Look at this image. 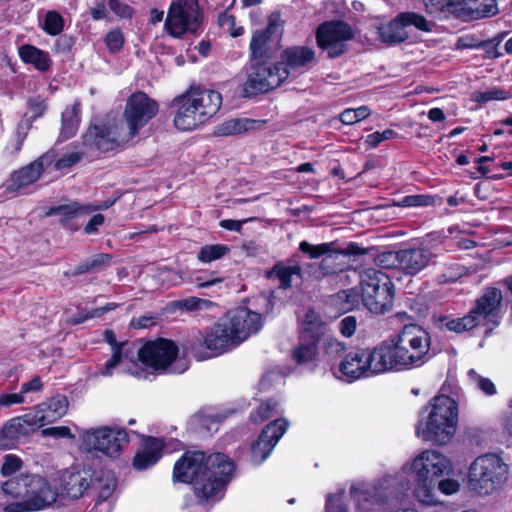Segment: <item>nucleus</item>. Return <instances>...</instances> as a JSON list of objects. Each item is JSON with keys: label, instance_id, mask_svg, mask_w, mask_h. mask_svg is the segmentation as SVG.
<instances>
[{"label": "nucleus", "instance_id": "obj_1", "mask_svg": "<svg viewBox=\"0 0 512 512\" xmlns=\"http://www.w3.org/2000/svg\"><path fill=\"white\" fill-rule=\"evenodd\" d=\"M429 333L416 325L405 326L373 349H359L354 355V379L383 372L423 366L434 356Z\"/></svg>", "mask_w": 512, "mask_h": 512}, {"label": "nucleus", "instance_id": "obj_2", "mask_svg": "<svg viewBox=\"0 0 512 512\" xmlns=\"http://www.w3.org/2000/svg\"><path fill=\"white\" fill-rule=\"evenodd\" d=\"M407 470H414L416 473L415 497L423 504L432 505L437 502V480L449 474L452 467L449 459L444 455L434 450L423 451L413 460L411 466L406 464L400 473L385 476L381 480L379 488L374 487L365 492L354 488V501H357L359 512L374 511L377 506L406 490L409 484V480L405 477Z\"/></svg>", "mask_w": 512, "mask_h": 512}, {"label": "nucleus", "instance_id": "obj_3", "mask_svg": "<svg viewBox=\"0 0 512 512\" xmlns=\"http://www.w3.org/2000/svg\"><path fill=\"white\" fill-rule=\"evenodd\" d=\"M235 464L225 454L188 451L175 463V481L190 483L199 503L218 500L231 480Z\"/></svg>", "mask_w": 512, "mask_h": 512}, {"label": "nucleus", "instance_id": "obj_4", "mask_svg": "<svg viewBox=\"0 0 512 512\" xmlns=\"http://www.w3.org/2000/svg\"><path fill=\"white\" fill-rule=\"evenodd\" d=\"M2 490L19 502L7 505L5 512H34L52 506L58 498V489L40 474L23 473L4 482Z\"/></svg>", "mask_w": 512, "mask_h": 512}, {"label": "nucleus", "instance_id": "obj_5", "mask_svg": "<svg viewBox=\"0 0 512 512\" xmlns=\"http://www.w3.org/2000/svg\"><path fill=\"white\" fill-rule=\"evenodd\" d=\"M458 420V405L447 395L433 397L420 411L416 435L425 441L446 444L451 440Z\"/></svg>", "mask_w": 512, "mask_h": 512}, {"label": "nucleus", "instance_id": "obj_6", "mask_svg": "<svg viewBox=\"0 0 512 512\" xmlns=\"http://www.w3.org/2000/svg\"><path fill=\"white\" fill-rule=\"evenodd\" d=\"M508 465L494 453L478 456L469 466L467 487L469 491L487 496L496 492L508 479Z\"/></svg>", "mask_w": 512, "mask_h": 512}, {"label": "nucleus", "instance_id": "obj_7", "mask_svg": "<svg viewBox=\"0 0 512 512\" xmlns=\"http://www.w3.org/2000/svg\"><path fill=\"white\" fill-rule=\"evenodd\" d=\"M359 296L363 306L373 314H384L392 308L394 285L381 270L367 268L360 272Z\"/></svg>", "mask_w": 512, "mask_h": 512}, {"label": "nucleus", "instance_id": "obj_8", "mask_svg": "<svg viewBox=\"0 0 512 512\" xmlns=\"http://www.w3.org/2000/svg\"><path fill=\"white\" fill-rule=\"evenodd\" d=\"M426 12L436 19L468 21L498 13L495 0H423Z\"/></svg>", "mask_w": 512, "mask_h": 512}, {"label": "nucleus", "instance_id": "obj_9", "mask_svg": "<svg viewBox=\"0 0 512 512\" xmlns=\"http://www.w3.org/2000/svg\"><path fill=\"white\" fill-rule=\"evenodd\" d=\"M82 146L87 152H109L131 140L126 130L116 121L91 123L82 135Z\"/></svg>", "mask_w": 512, "mask_h": 512}, {"label": "nucleus", "instance_id": "obj_10", "mask_svg": "<svg viewBox=\"0 0 512 512\" xmlns=\"http://www.w3.org/2000/svg\"><path fill=\"white\" fill-rule=\"evenodd\" d=\"M81 447L87 451H99L104 455L116 458L129 442L124 429L107 426L84 431L81 436Z\"/></svg>", "mask_w": 512, "mask_h": 512}, {"label": "nucleus", "instance_id": "obj_11", "mask_svg": "<svg viewBox=\"0 0 512 512\" xmlns=\"http://www.w3.org/2000/svg\"><path fill=\"white\" fill-rule=\"evenodd\" d=\"M165 29L173 37L196 33L201 26L198 0H175L171 3L165 20Z\"/></svg>", "mask_w": 512, "mask_h": 512}, {"label": "nucleus", "instance_id": "obj_12", "mask_svg": "<svg viewBox=\"0 0 512 512\" xmlns=\"http://www.w3.org/2000/svg\"><path fill=\"white\" fill-rule=\"evenodd\" d=\"M178 354L177 345L167 339H158L156 341L147 342L137 350L139 360L148 367L157 372L169 371L172 373H182L187 369L186 365L180 368L172 365Z\"/></svg>", "mask_w": 512, "mask_h": 512}, {"label": "nucleus", "instance_id": "obj_13", "mask_svg": "<svg viewBox=\"0 0 512 512\" xmlns=\"http://www.w3.org/2000/svg\"><path fill=\"white\" fill-rule=\"evenodd\" d=\"M288 79V73L282 65L253 63L244 83V96L266 93L282 85Z\"/></svg>", "mask_w": 512, "mask_h": 512}, {"label": "nucleus", "instance_id": "obj_14", "mask_svg": "<svg viewBox=\"0 0 512 512\" xmlns=\"http://www.w3.org/2000/svg\"><path fill=\"white\" fill-rule=\"evenodd\" d=\"M158 103L144 92L133 93L126 101L124 119L126 133L132 139L158 113Z\"/></svg>", "mask_w": 512, "mask_h": 512}, {"label": "nucleus", "instance_id": "obj_15", "mask_svg": "<svg viewBox=\"0 0 512 512\" xmlns=\"http://www.w3.org/2000/svg\"><path fill=\"white\" fill-rule=\"evenodd\" d=\"M352 37L350 26L342 21L322 23L316 31L318 46L327 51L330 58L342 55L348 48L347 41Z\"/></svg>", "mask_w": 512, "mask_h": 512}, {"label": "nucleus", "instance_id": "obj_16", "mask_svg": "<svg viewBox=\"0 0 512 512\" xmlns=\"http://www.w3.org/2000/svg\"><path fill=\"white\" fill-rule=\"evenodd\" d=\"M238 345H240V342L237 340L235 333L229 327L226 319H222L211 327L203 342H200V346H204L209 352L202 355L195 350L194 356L197 360H204L221 355Z\"/></svg>", "mask_w": 512, "mask_h": 512}, {"label": "nucleus", "instance_id": "obj_17", "mask_svg": "<svg viewBox=\"0 0 512 512\" xmlns=\"http://www.w3.org/2000/svg\"><path fill=\"white\" fill-rule=\"evenodd\" d=\"M502 307V291L495 287H487L475 300V306L471 309V312L479 324L484 322L495 328L500 324Z\"/></svg>", "mask_w": 512, "mask_h": 512}, {"label": "nucleus", "instance_id": "obj_18", "mask_svg": "<svg viewBox=\"0 0 512 512\" xmlns=\"http://www.w3.org/2000/svg\"><path fill=\"white\" fill-rule=\"evenodd\" d=\"M288 422L285 419H276L269 423L261 432L258 440L251 447V460L259 465L264 462L286 432Z\"/></svg>", "mask_w": 512, "mask_h": 512}, {"label": "nucleus", "instance_id": "obj_19", "mask_svg": "<svg viewBox=\"0 0 512 512\" xmlns=\"http://www.w3.org/2000/svg\"><path fill=\"white\" fill-rule=\"evenodd\" d=\"M56 158L57 153L54 150H50L27 166L15 171L8 181V189L10 191H17L36 182L43 171L51 166Z\"/></svg>", "mask_w": 512, "mask_h": 512}, {"label": "nucleus", "instance_id": "obj_20", "mask_svg": "<svg viewBox=\"0 0 512 512\" xmlns=\"http://www.w3.org/2000/svg\"><path fill=\"white\" fill-rule=\"evenodd\" d=\"M225 319L240 344L249 336L256 334L263 325L262 316L247 308H239L229 314Z\"/></svg>", "mask_w": 512, "mask_h": 512}, {"label": "nucleus", "instance_id": "obj_21", "mask_svg": "<svg viewBox=\"0 0 512 512\" xmlns=\"http://www.w3.org/2000/svg\"><path fill=\"white\" fill-rule=\"evenodd\" d=\"M436 255L426 246H413L400 249L399 271L407 276H415L433 262Z\"/></svg>", "mask_w": 512, "mask_h": 512}, {"label": "nucleus", "instance_id": "obj_22", "mask_svg": "<svg viewBox=\"0 0 512 512\" xmlns=\"http://www.w3.org/2000/svg\"><path fill=\"white\" fill-rule=\"evenodd\" d=\"M315 60V52L306 46H293L283 50L281 61L277 65H282L284 70L290 76H296L308 69Z\"/></svg>", "mask_w": 512, "mask_h": 512}, {"label": "nucleus", "instance_id": "obj_23", "mask_svg": "<svg viewBox=\"0 0 512 512\" xmlns=\"http://www.w3.org/2000/svg\"><path fill=\"white\" fill-rule=\"evenodd\" d=\"M186 96L201 113L204 122L216 114L222 104L221 94L211 89L195 88L189 91Z\"/></svg>", "mask_w": 512, "mask_h": 512}, {"label": "nucleus", "instance_id": "obj_24", "mask_svg": "<svg viewBox=\"0 0 512 512\" xmlns=\"http://www.w3.org/2000/svg\"><path fill=\"white\" fill-rule=\"evenodd\" d=\"M174 105L178 106L174 117V124L177 129L189 131L204 123L201 113L186 95L175 99Z\"/></svg>", "mask_w": 512, "mask_h": 512}, {"label": "nucleus", "instance_id": "obj_25", "mask_svg": "<svg viewBox=\"0 0 512 512\" xmlns=\"http://www.w3.org/2000/svg\"><path fill=\"white\" fill-rule=\"evenodd\" d=\"M361 256L365 257L364 260L367 264L377 262L383 267L399 270L400 249L379 254L374 246L364 248L360 247L358 243H354V263L357 262Z\"/></svg>", "mask_w": 512, "mask_h": 512}, {"label": "nucleus", "instance_id": "obj_26", "mask_svg": "<svg viewBox=\"0 0 512 512\" xmlns=\"http://www.w3.org/2000/svg\"><path fill=\"white\" fill-rule=\"evenodd\" d=\"M63 491L73 499L80 498L91 485L92 479L88 471L65 470L60 477Z\"/></svg>", "mask_w": 512, "mask_h": 512}, {"label": "nucleus", "instance_id": "obj_27", "mask_svg": "<svg viewBox=\"0 0 512 512\" xmlns=\"http://www.w3.org/2000/svg\"><path fill=\"white\" fill-rule=\"evenodd\" d=\"M163 448L164 444L160 439L147 438L133 459V467L141 471L155 465L161 458Z\"/></svg>", "mask_w": 512, "mask_h": 512}, {"label": "nucleus", "instance_id": "obj_28", "mask_svg": "<svg viewBox=\"0 0 512 512\" xmlns=\"http://www.w3.org/2000/svg\"><path fill=\"white\" fill-rule=\"evenodd\" d=\"M104 340L112 346L113 354L110 359L107 360L104 367L99 372L103 376H111L113 370L122 362L123 359H129L132 361V351L128 347L127 343L118 344L113 331H104Z\"/></svg>", "mask_w": 512, "mask_h": 512}, {"label": "nucleus", "instance_id": "obj_29", "mask_svg": "<svg viewBox=\"0 0 512 512\" xmlns=\"http://www.w3.org/2000/svg\"><path fill=\"white\" fill-rule=\"evenodd\" d=\"M432 322L434 326L440 330L445 329L456 333L470 331L479 325L471 311L461 318H453L449 315L434 314L432 316Z\"/></svg>", "mask_w": 512, "mask_h": 512}, {"label": "nucleus", "instance_id": "obj_30", "mask_svg": "<svg viewBox=\"0 0 512 512\" xmlns=\"http://www.w3.org/2000/svg\"><path fill=\"white\" fill-rule=\"evenodd\" d=\"M116 483V478L110 472H103L101 476L91 482V486L98 492L97 508L104 506L103 512L111 511L112 504L110 498L115 491Z\"/></svg>", "mask_w": 512, "mask_h": 512}, {"label": "nucleus", "instance_id": "obj_31", "mask_svg": "<svg viewBox=\"0 0 512 512\" xmlns=\"http://www.w3.org/2000/svg\"><path fill=\"white\" fill-rule=\"evenodd\" d=\"M19 57L24 63L33 65L41 72L48 71L52 64L47 52L29 44L22 45L19 48Z\"/></svg>", "mask_w": 512, "mask_h": 512}, {"label": "nucleus", "instance_id": "obj_32", "mask_svg": "<svg viewBox=\"0 0 512 512\" xmlns=\"http://www.w3.org/2000/svg\"><path fill=\"white\" fill-rule=\"evenodd\" d=\"M270 37L267 32L256 31L252 35L250 42L251 64L267 63L273 53L269 47Z\"/></svg>", "mask_w": 512, "mask_h": 512}, {"label": "nucleus", "instance_id": "obj_33", "mask_svg": "<svg viewBox=\"0 0 512 512\" xmlns=\"http://www.w3.org/2000/svg\"><path fill=\"white\" fill-rule=\"evenodd\" d=\"M379 37L383 43L394 45L406 41L409 34L396 16L388 24L379 28Z\"/></svg>", "mask_w": 512, "mask_h": 512}, {"label": "nucleus", "instance_id": "obj_34", "mask_svg": "<svg viewBox=\"0 0 512 512\" xmlns=\"http://www.w3.org/2000/svg\"><path fill=\"white\" fill-rule=\"evenodd\" d=\"M80 111L79 103H74L63 111L60 131V137L63 140L70 139L76 134L80 123Z\"/></svg>", "mask_w": 512, "mask_h": 512}, {"label": "nucleus", "instance_id": "obj_35", "mask_svg": "<svg viewBox=\"0 0 512 512\" xmlns=\"http://www.w3.org/2000/svg\"><path fill=\"white\" fill-rule=\"evenodd\" d=\"M68 399L64 395H56L47 402L39 405L43 414L46 415V421L52 423L63 417L68 409Z\"/></svg>", "mask_w": 512, "mask_h": 512}, {"label": "nucleus", "instance_id": "obj_36", "mask_svg": "<svg viewBox=\"0 0 512 512\" xmlns=\"http://www.w3.org/2000/svg\"><path fill=\"white\" fill-rule=\"evenodd\" d=\"M325 331V324L320 319L318 313L314 310L309 309L303 321V327L300 334L301 339L311 338L314 340H319L322 334Z\"/></svg>", "mask_w": 512, "mask_h": 512}, {"label": "nucleus", "instance_id": "obj_37", "mask_svg": "<svg viewBox=\"0 0 512 512\" xmlns=\"http://www.w3.org/2000/svg\"><path fill=\"white\" fill-rule=\"evenodd\" d=\"M22 420L13 418L0 430V449H11L15 446L19 436L23 434Z\"/></svg>", "mask_w": 512, "mask_h": 512}, {"label": "nucleus", "instance_id": "obj_38", "mask_svg": "<svg viewBox=\"0 0 512 512\" xmlns=\"http://www.w3.org/2000/svg\"><path fill=\"white\" fill-rule=\"evenodd\" d=\"M256 121L252 119H229L216 127L218 136H232L255 128Z\"/></svg>", "mask_w": 512, "mask_h": 512}, {"label": "nucleus", "instance_id": "obj_39", "mask_svg": "<svg viewBox=\"0 0 512 512\" xmlns=\"http://www.w3.org/2000/svg\"><path fill=\"white\" fill-rule=\"evenodd\" d=\"M110 255L109 254H97L93 257L83 261L80 263L75 270L73 271L72 275H80L83 273H93L101 270L104 266H106L110 262Z\"/></svg>", "mask_w": 512, "mask_h": 512}, {"label": "nucleus", "instance_id": "obj_40", "mask_svg": "<svg viewBox=\"0 0 512 512\" xmlns=\"http://www.w3.org/2000/svg\"><path fill=\"white\" fill-rule=\"evenodd\" d=\"M397 17L405 28L409 26H414L416 29L423 32H430L432 30L433 25L423 15L419 13L405 11L399 13Z\"/></svg>", "mask_w": 512, "mask_h": 512}, {"label": "nucleus", "instance_id": "obj_41", "mask_svg": "<svg viewBox=\"0 0 512 512\" xmlns=\"http://www.w3.org/2000/svg\"><path fill=\"white\" fill-rule=\"evenodd\" d=\"M301 267L298 265L293 266H282L275 265L271 271L268 272V277L275 276L280 281V287L287 289L291 287L292 276H300Z\"/></svg>", "mask_w": 512, "mask_h": 512}, {"label": "nucleus", "instance_id": "obj_42", "mask_svg": "<svg viewBox=\"0 0 512 512\" xmlns=\"http://www.w3.org/2000/svg\"><path fill=\"white\" fill-rule=\"evenodd\" d=\"M352 253V245H349L346 249L344 250H338V251H334V252H329L327 255H325V257L323 258L321 264H320V269L323 273V275H328V274H334V273H340L339 274V277L341 278L342 277V274H343V269L342 268H337L335 266L336 264V260L340 257V256H345V255H348V254H351Z\"/></svg>", "mask_w": 512, "mask_h": 512}, {"label": "nucleus", "instance_id": "obj_43", "mask_svg": "<svg viewBox=\"0 0 512 512\" xmlns=\"http://www.w3.org/2000/svg\"><path fill=\"white\" fill-rule=\"evenodd\" d=\"M301 343L293 350V358L297 363H305L314 359L316 355V343L318 340L311 338L301 339Z\"/></svg>", "mask_w": 512, "mask_h": 512}, {"label": "nucleus", "instance_id": "obj_44", "mask_svg": "<svg viewBox=\"0 0 512 512\" xmlns=\"http://www.w3.org/2000/svg\"><path fill=\"white\" fill-rule=\"evenodd\" d=\"M229 248L223 244L205 245L200 248L197 259L202 263H210L228 254Z\"/></svg>", "mask_w": 512, "mask_h": 512}, {"label": "nucleus", "instance_id": "obj_45", "mask_svg": "<svg viewBox=\"0 0 512 512\" xmlns=\"http://www.w3.org/2000/svg\"><path fill=\"white\" fill-rule=\"evenodd\" d=\"M467 375L471 384L486 396H493L497 393V388L491 379L480 375L474 369H470Z\"/></svg>", "mask_w": 512, "mask_h": 512}, {"label": "nucleus", "instance_id": "obj_46", "mask_svg": "<svg viewBox=\"0 0 512 512\" xmlns=\"http://www.w3.org/2000/svg\"><path fill=\"white\" fill-rule=\"evenodd\" d=\"M64 19L56 11H48L45 15L43 30L49 35H58L63 31Z\"/></svg>", "mask_w": 512, "mask_h": 512}, {"label": "nucleus", "instance_id": "obj_47", "mask_svg": "<svg viewBox=\"0 0 512 512\" xmlns=\"http://www.w3.org/2000/svg\"><path fill=\"white\" fill-rule=\"evenodd\" d=\"M278 402L275 400H268L260 404L255 412L251 414V420L255 423H260L268 418L277 414Z\"/></svg>", "mask_w": 512, "mask_h": 512}, {"label": "nucleus", "instance_id": "obj_48", "mask_svg": "<svg viewBox=\"0 0 512 512\" xmlns=\"http://www.w3.org/2000/svg\"><path fill=\"white\" fill-rule=\"evenodd\" d=\"M334 243H322L319 245H313L308 243L307 241H302L300 243V250L303 253H306L310 256V258H318L322 255H327L329 252H334L335 247Z\"/></svg>", "mask_w": 512, "mask_h": 512}, {"label": "nucleus", "instance_id": "obj_49", "mask_svg": "<svg viewBox=\"0 0 512 512\" xmlns=\"http://www.w3.org/2000/svg\"><path fill=\"white\" fill-rule=\"evenodd\" d=\"M510 97L508 91L500 88H493L483 92H474L472 99L478 103H487L492 100H506Z\"/></svg>", "mask_w": 512, "mask_h": 512}, {"label": "nucleus", "instance_id": "obj_50", "mask_svg": "<svg viewBox=\"0 0 512 512\" xmlns=\"http://www.w3.org/2000/svg\"><path fill=\"white\" fill-rule=\"evenodd\" d=\"M176 306L187 311L207 310L214 306V303L198 297H188L176 302Z\"/></svg>", "mask_w": 512, "mask_h": 512}, {"label": "nucleus", "instance_id": "obj_51", "mask_svg": "<svg viewBox=\"0 0 512 512\" xmlns=\"http://www.w3.org/2000/svg\"><path fill=\"white\" fill-rule=\"evenodd\" d=\"M88 152L86 149L80 152H71L69 154L63 155L60 159L53 162L56 170H63L70 168L77 164Z\"/></svg>", "mask_w": 512, "mask_h": 512}, {"label": "nucleus", "instance_id": "obj_52", "mask_svg": "<svg viewBox=\"0 0 512 512\" xmlns=\"http://www.w3.org/2000/svg\"><path fill=\"white\" fill-rule=\"evenodd\" d=\"M434 203V198L430 195H409L400 200L397 205L400 207H420L429 206Z\"/></svg>", "mask_w": 512, "mask_h": 512}, {"label": "nucleus", "instance_id": "obj_53", "mask_svg": "<svg viewBox=\"0 0 512 512\" xmlns=\"http://www.w3.org/2000/svg\"><path fill=\"white\" fill-rule=\"evenodd\" d=\"M85 213H87L86 207H80L76 203L71 205H60L58 207L51 208L49 211L50 215H61L67 219L71 218L73 215Z\"/></svg>", "mask_w": 512, "mask_h": 512}, {"label": "nucleus", "instance_id": "obj_54", "mask_svg": "<svg viewBox=\"0 0 512 512\" xmlns=\"http://www.w3.org/2000/svg\"><path fill=\"white\" fill-rule=\"evenodd\" d=\"M105 42L111 53H117L123 47L124 36L119 29H114L107 33Z\"/></svg>", "mask_w": 512, "mask_h": 512}, {"label": "nucleus", "instance_id": "obj_55", "mask_svg": "<svg viewBox=\"0 0 512 512\" xmlns=\"http://www.w3.org/2000/svg\"><path fill=\"white\" fill-rule=\"evenodd\" d=\"M20 418L22 420L23 429L24 425L42 427L49 423L48 421H46V415L43 414L39 406L37 407L35 413L25 414L23 417Z\"/></svg>", "mask_w": 512, "mask_h": 512}, {"label": "nucleus", "instance_id": "obj_56", "mask_svg": "<svg viewBox=\"0 0 512 512\" xmlns=\"http://www.w3.org/2000/svg\"><path fill=\"white\" fill-rule=\"evenodd\" d=\"M344 492L335 495H328L326 501V512H348V507L343 503Z\"/></svg>", "mask_w": 512, "mask_h": 512}, {"label": "nucleus", "instance_id": "obj_57", "mask_svg": "<svg viewBox=\"0 0 512 512\" xmlns=\"http://www.w3.org/2000/svg\"><path fill=\"white\" fill-rule=\"evenodd\" d=\"M21 466L22 461L20 458L14 455H6L1 466V474L3 476H10L20 470Z\"/></svg>", "mask_w": 512, "mask_h": 512}, {"label": "nucleus", "instance_id": "obj_58", "mask_svg": "<svg viewBox=\"0 0 512 512\" xmlns=\"http://www.w3.org/2000/svg\"><path fill=\"white\" fill-rule=\"evenodd\" d=\"M380 143H382L380 132L371 133L366 137L360 136L356 140L357 148H364V150L366 151L376 148Z\"/></svg>", "mask_w": 512, "mask_h": 512}, {"label": "nucleus", "instance_id": "obj_59", "mask_svg": "<svg viewBox=\"0 0 512 512\" xmlns=\"http://www.w3.org/2000/svg\"><path fill=\"white\" fill-rule=\"evenodd\" d=\"M108 5L116 15L122 18H130L133 14V9L120 0H109Z\"/></svg>", "mask_w": 512, "mask_h": 512}, {"label": "nucleus", "instance_id": "obj_60", "mask_svg": "<svg viewBox=\"0 0 512 512\" xmlns=\"http://www.w3.org/2000/svg\"><path fill=\"white\" fill-rule=\"evenodd\" d=\"M373 219L374 214L371 208L354 210V224L364 227L369 225Z\"/></svg>", "mask_w": 512, "mask_h": 512}, {"label": "nucleus", "instance_id": "obj_61", "mask_svg": "<svg viewBox=\"0 0 512 512\" xmlns=\"http://www.w3.org/2000/svg\"><path fill=\"white\" fill-rule=\"evenodd\" d=\"M333 374L338 379L343 380L347 383H351L352 382L351 363L348 360L341 361L338 368L333 370Z\"/></svg>", "mask_w": 512, "mask_h": 512}, {"label": "nucleus", "instance_id": "obj_62", "mask_svg": "<svg viewBox=\"0 0 512 512\" xmlns=\"http://www.w3.org/2000/svg\"><path fill=\"white\" fill-rule=\"evenodd\" d=\"M436 487H438V489L445 495H451V494H454L456 493L459 488H460V484L457 480H454V479H442V480H437V484H436Z\"/></svg>", "mask_w": 512, "mask_h": 512}, {"label": "nucleus", "instance_id": "obj_63", "mask_svg": "<svg viewBox=\"0 0 512 512\" xmlns=\"http://www.w3.org/2000/svg\"><path fill=\"white\" fill-rule=\"evenodd\" d=\"M43 436H51L54 438H74L71 433L69 427L67 426H57V427H49L42 430Z\"/></svg>", "mask_w": 512, "mask_h": 512}, {"label": "nucleus", "instance_id": "obj_64", "mask_svg": "<svg viewBox=\"0 0 512 512\" xmlns=\"http://www.w3.org/2000/svg\"><path fill=\"white\" fill-rule=\"evenodd\" d=\"M28 402L26 397L19 393L0 394V406L10 407L14 404H22Z\"/></svg>", "mask_w": 512, "mask_h": 512}]
</instances>
